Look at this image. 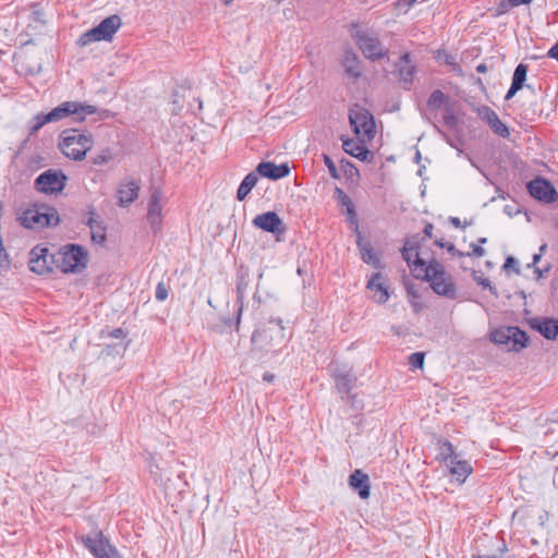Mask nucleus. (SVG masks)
Wrapping results in <instances>:
<instances>
[{"label":"nucleus","mask_w":558,"mask_h":558,"mask_svg":"<svg viewBox=\"0 0 558 558\" xmlns=\"http://www.w3.org/2000/svg\"><path fill=\"white\" fill-rule=\"evenodd\" d=\"M94 145V137L87 131L65 129L59 135V148L69 159L80 161L86 157Z\"/></svg>","instance_id":"nucleus-1"},{"label":"nucleus","mask_w":558,"mask_h":558,"mask_svg":"<svg viewBox=\"0 0 558 558\" xmlns=\"http://www.w3.org/2000/svg\"><path fill=\"white\" fill-rule=\"evenodd\" d=\"M430 282V288L438 294L449 299L456 298V284L452 276L436 259H432L421 274L415 275Z\"/></svg>","instance_id":"nucleus-2"},{"label":"nucleus","mask_w":558,"mask_h":558,"mask_svg":"<svg viewBox=\"0 0 558 558\" xmlns=\"http://www.w3.org/2000/svg\"><path fill=\"white\" fill-rule=\"evenodd\" d=\"M87 263L88 252L78 244H66L57 253L56 266L64 274L82 272Z\"/></svg>","instance_id":"nucleus-3"},{"label":"nucleus","mask_w":558,"mask_h":558,"mask_svg":"<svg viewBox=\"0 0 558 558\" xmlns=\"http://www.w3.org/2000/svg\"><path fill=\"white\" fill-rule=\"evenodd\" d=\"M76 539L94 558H122L116 546L110 543L109 538L100 530H93L88 534L77 535Z\"/></svg>","instance_id":"nucleus-4"},{"label":"nucleus","mask_w":558,"mask_h":558,"mask_svg":"<svg viewBox=\"0 0 558 558\" xmlns=\"http://www.w3.org/2000/svg\"><path fill=\"white\" fill-rule=\"evenodd\" d=\"M97 111V107L92 105H84L77 101H64L48 113H45V121L53 123L65 118H72L73 122H83L87 116L95 114Z\"/></svg>","instance_id":"nucleus-5"},{"label":"nucleus","mask_w":558,"mask_h":558,"mask_svg":"<svg viewBox=\"0 0 558 558\" xmlns=\"http://www.w3.org/2000/svg\"><path fill=\"white\" fill-rule=\"evenodd\" d=\"M121 26V17L117 14L110 15L104 19L97 26L83 33L77 39V45L85 47L95 41H111Z\"/></svg>","instance_id":"nucleus-6"},{"label":"nucleus","mask_w":558,"mask_h":558,"mask_svg":"<svg viewBox=\"0 0 558 558\" xmlns=\"http://www.w3.org/2000/svg\"><path fill=\"white\" fill-rule=\"evenodd\" d=\"M490 340L498 345H509L510 350L519 352L529 344V336L517 326L500 327L490 332Z\"/></svg>","instance_id":"nucleus-7"},{"label":"nucleus","mask_w":558,"mask_h":558,"mask_svg":"<svg viewBox=\"0 0 558 558\" xmlns=\"http://www.w3.org/2000/svg\"><path fill=\"white\" fill-rule=\"evenodd\" d=\"M349 121L353 132L359 136L371 141L375 136V122L372 113L361 107L350 109Z\"/></svg>","instance_id":"nucleus-8"},{"label":"nucleus","mask_w":558,"mask_h":558,"mask_svg":"<svg viewBox=\"0 0 558 558\" xmlns=\"http://www.w3.org/2000/svg\"><path fill=\"white\" fill-rule=\"evenodd\" d=\"M352 37L364 57L369 60L381 59L388 53V49L383 46L379 39L366 31L357 29L352 34Z\"/></svg>","instance_id":"nucleus-9"},{"label":"nucleus","mask_w":558,"mask_h":558,"mask_svg":"<svg viewBox=\"0 0 558 558\" xmlns=\"http://www.w3.org/2000/svg\"><path fill=\"white\" fill-rule=\"evenodd\" d=\"M58 223V211L51 207L28 209L22 217V225L28 229L51 227L57 226Z\"/></svg>","instance_id":"nucleus-10"},{"label":"nucleus","mask_w":558,"mask_h":558,"mask_svg":"<svg viewBox=\"0 0 558 558\" xmlns=\"http://www.w3.org/2000/svg\"><path fill=\"white\" fill-rule=\"evenodd\" d=\"M66 180L61 170L49 169L35 179V189L45 194L60 193L65 187Z\"/></svg>","instance_id":"nucleus-11"},{"label":"nucleus","mask_w":558,"mask_h":558,"mask_svg":"<svg viewBox=\"0 0 558 558\" xmlns=\"http://www.w3.org/2000/svg\"><path fill=\"white\" fill-rule=\"evenodd\" d=\"M57 254H50L44 246H35L29 252V269L38 275H45L52 271V265H56Z\"/></svg>","instance_id":"nucleus-12"},{"label":"nucleus","mask_w":558,"mask_h":558,"mask_svg":"<svg viewBox=\"0 0 558 558\" xmlns=\"http://www.w3.org/2000/svg\"><path fill=\"white\" fill-rule=\"evenodd\" d=\"M416 72L417 68L409 52L403 53L395 63L393 74L397 76L400 86L405 90L411 89Z\"/></svg>","instance_id":"nucleus-13"},{"label":"nucleus","mask_w":558,"mask_h":558,"mask_svg":"<svg viewBox=\"0 0 558 558\" xmlns=\"http://www.w3.org/2000/svg\"><path fill=\"white\" fill-rule=\"evenodd\" d=\"M527 191L534 198L551 204L557 201L558 193L553 184L544 178H536L527 183Z\"/></svg>","instance_id":"nucleus-14"},{"label":"nucleus","mask_w":558,"mask_h":558,"mask_svg":"<svg viewBox=\"0 0 558 558\" xmlns=\"http://www.w3.org/2000/svg\"><path fill=\"white\" fill-rule=\"evenodd\" d=\"M252 223L263 231L275 234L277 239L286 231V226L276 211H266L257 215Z\"/></svg>","instance_id":"nucleus-15"},{"label":"nucleus","mask_w":558,"mask_h":558,"mask_svg":"<svg viewBox=\"0 0 558 558\" xmlns=\"http://www.w3.org/2000/svg\"><path fill=\"white\" fill-rule=\"evenodd\" d=\"M401 253L403 259L407 262L409 267L413 268L414 276L416 274H421L424 267H427L428 265V263H426L423 258L420 257L417 240L408 239L403 245Z\"/></svg>","instance_id":"nucleus-16"},{"label":"nucleus","mask_w":558,"mask_h":558,"mask_svg":"<svg viewBox=\"0 0 558 558\" xmlns=\"http://www.w3.org/2000/svg\"><path fill=\"white\" fill-rule=\"evenodd\" d=\"M366 288L372 292V300L378 304H385L390 296L387 279L380 272H376L371 277Z\"/></svg>","instance_id":"nucleus-17"},{"label":"nucleus","mask_w":558,"mask_h":558,"mask_svg":"<svg viewBox=\"0 0 558 558\" xmlns=\"http://www.w3.org/2000/svg\"><path fill=\"white\" fill-rule=\"evenodd\" d=\"M162 193L159 189L153 191L148 203L147 221L150 225L154 232H158L161 228L162 221V206H161Z\"/></svg>","instance_id":"nucleus-18"},{"label":"nucleus","mask_w":558,"mask_h":558,"mask_svg":"<svg viewBox=\"0 0 558 558\" xmlns=\"http://www.w3.org/2000/svg\"><path fill=\"white\" fill-rule=\"evenodd\" d=\"M529 325L547 340H555L558 336V319L549 317H534L529 319Z\"/></svg>","instance_id":"nucleus-19"},{"label":"nucleus","mask_w":558,"mask_h":558,"mask_svg":"<svg viewBox=\"0 0 558 558\" xmlns=\"http://www.w3.org/2000/svg\"><path fill=\"white\" fill-rule=\"evenodd\" d=\"M256 173L270 180H279L290 173V168L288 163L276 165L270 161H262L256 168Z\"/></svg>","instance_id":"nucleus-20"},{"label":"nucleus","mask_w":558,"mask_h":558,"mask_svg":"<svg viewBox=\"0 0 558 558\" xmlns=\"http://www.w3.org/2000/svg\"><path fill=\"white\" fill-rule=\"evenodd\" d=\"M140 192V184L134 180L122 182L117 191L119 206L126 207L132 204L137 197Z\"/></svg>","instance_id":"nucleus-21"},{"label":"nucleus","mask_w":558,"mask_h":558,"mask_svg":"<svg viewBox=\"0 0 558 558\" xmlns=\"http://www.w3.org/2000/svg\"><path fill=\"white\" fill-rule=\"evenodd\" d=\"M343 150L359 160L365 161L372 155L365 145V141H357L354 138H342Z\"/></svg>","instance_id":"nucleus-22"},{"label":"nucleus","mask_w":558,"mask_h":558,"mask_svg":"<svg viewBox=\"0 0 558 558\" xmlns=\"http://www.w3.org/2000/svg\"><path fill=\"white\" fill-rule=\"evenodd\" d=\"M332 376L336 380L337 389L343 393H349L356 380L349 369L340 368L339 366L332 367Z\"/></svg>","instance_id":"nucleus-23"},{"label":"nucleus","mask_w":558,"mask_h":558,"mask_svg":"<svg viewBox=\"0 0 558 558\" xmlns=\"http://www.w3.org/2000/svg\"><path fill=\"white\" fill-rule=\"evenodd\" d=\"M349 485L359 493V496L362 499H366L369 497V477L366 473L361 470H355L349 476Z\"/></svg>","instance_id":"nucleus-24"},{"label":"nucleus","mask_w":558,"mask_h":558,"mask_svg":"<svg viewBox=\"0 0 558 558\" xmlns=\"http://www.w3.org/2000/svg\"><path fill=\"white\" fill-rule=\"evenodd\" d=\"M450 473L456 476V480L462 484L466 480V477L472 473L473 469L471 464L465 460H459L458 457H454L449 462Z\"/></svg>","instance_id":"nucleus-25"},{"label":"nucleus","mask_w":558,"mask_h":558,"mask_svg":"<svg viewBox=\"0 0 558 558\" xmlns=\"http://www.w3.org/2000/svg\"><path fill=\"white\" fill-rule=\"evenodd\" d=\"M342 63H343L345 73L349 76L354 77V78H357L361 76L362 72H361L360 59H359V56L354 51L347 50L344 53Z\"/></svg>","instance_id":"nucleus-26"},{"label":"nucleus","mask_w":558,"mask_h":558,"mask_svg":"<svg viewBox=\"0 0 558 558\" xmlns=\"http://www.w3.org/2000/svg\"><path fill=\"white\" fill-rule=\"evenodd\" d=\"M258 181V175L256 171L250 172L241 182L238 192H236V198L239 201H244L245 197L251 193L253 187L256 185Z\"/></svg>","instance_id":"nucleus-27"},{"label":"nucleus","mask_w":558,"mask_h":558,"mask_svg":"<svg viewBox=\"0 0 558 558\" xmlns=\"http://www.w3.org/2000/svg\"><path fill=\"white\" fill-rule=\"evenodd\" d=\"M359 246L361 251V257L364 263L373 266L376 269L384 268L381 260L376 255V253L374 252L369 244H362L361 242H359Z\"/></svg>","instance_id":"nucleus-28"},{"label":"nucleus","mask_w":558,"mask_h":558,"mask_svg":"<svg viewBox=\"0 0 558 558\" xmlns=\"http://www.w3.org/2000/svg\"><path fill=\"white\" fill-rule=\"evenodd\" d=\"M335 194L337 195V198L340 202V204L347 208L349 221L351 223L356 225L357 223L356 211H355L354 204L352 203L350 197L340 187H336Z\"/></svg>","instance_id":"nucleus-29"},{"label":"nucleus","mask_w":558,"mask_h":558,"mask_svg":"<svg viewBox=\"0 0 558 558\" xmlns=\"http://www.w3.org/2000/svg\"><path fill=\"white\" fill-rule=\"evenodd\" d=\"M248 287V282L244 276L239 278L236 284V302L239 303L238 317H236V329H239V325L241 322V314L243 311V301L245 296L246 289Z\"/></svg>","instance_id":"nucleus-30"},{"label":"nucleus","mask_w":558,"mask_h":558,"mask_svg":"<svg viewBox=\"0 0 558 558\" xmlns=\"http://www.w3.org/2000/svg\"><path fill=\"white\" fill-rule=\"evenodd\" d=\"M446 99L447 96L440 89H435L427 100V109L429 111H436L440 109Z\"/></svg>","instance_id":"nucleus-31"},{"label":"nucleus","mask_w":558,"mask_h":558,"mask_svg":"<svg viewBox=\"0 0 558 558\" xmlns=\"http://www.w3.org/2000/svg\"><path fill=\"white\" fill-rule=\"evenodd\" d=\"M490 130L498 136L502 138H507L510 135L508 126L499 119L497 116L493 119V121L488 124Z\"/></svg>","instance_id":"nucleus-32"},{"label":"nucleus","mask_w":558,"mask_h":558,"mask_svg":"<svg viewBox=\"0 0 558 558\" xmlns=\"http://www.w3.org/2000/svg\"><path fill=\"white\" fill-rule=\"evenodd\" d=\"M439 456L444 461L449 462L457 457L453 450V446L448 440H439Z\"/></svg>","instance_id":"nucleus-33"},{"label":"nucleus","mask_w":558,"mask_h":558,"mask_svg":"<svg viewBox=\"0 0 558 558\" xmlns=\"http://www.w3.org/2000/svg\"><path fill=\"white\" fill-rule=\"evenodd\" d=\"M526 73H527V65L524 63L518 64L517 68L514 69L511 83H513L522 88L524 86V82L526 80Z\"/></svg>","instance_id":"nucleus-34"},{"label":"nucleus","mask_w":558,"mask_h":558,"mask_svg":"<svg viewBox=\"0 0 558 558\" xmlns=\"http://www.w3.org/2000/svg\"><path fill=\"white\" fill-rule=\"evenodd\" d=\"M475 112L477 113L478 118L487 124H489L493 119L497 117V113L486 105L476 107Z\"/></svg>","instance_id":"nucleus-35"},{"label":"nucleus","mask_w":558,"mask_h":558,"mask_svg":"<svg viewBox=\"0 0 558 558\" xmlns=\"http://www.w3.org/2000/svg\"><path fill=\"white\" fill-rule=\"evenodd\" d=\"M280 320L278 322V327L276 328H271V327H268L264 330H262L260 332L259 331H255L252 336V341L253 342H256L258 340V338H267L268 336H271L272 332H277V333H280V336L282 337V330L283 328L280 326Z\"/></svg>","instance_id":"nucleus-36"},{"label":"nucleus","mask_w":558,"mask_h":558,"mask_svg":"<svg viewBox=\"0 0 558 558\" xmlns=\"http://www.w3.org/2000/svg\"><path fill=\"white\" fill-rule=\"evenodd\" d=\"M435 244L439 247L446 248L450 254L458 257H463L465 254L456 248L453 243H446L442 239L436 240Z\"/></svg>","instance_id":"nucleus-37"},{"label":"nucleus","mask_w":558,"mask_h":558,"mask_svg":"<svg viewBox=\"0 0 558 558\" xmlns=\"http://www.w3.org/2000/svg\"><path fill=\"white\" fill-rule=\"evenodd\" d=\"M425 354L423 352H414L409 356V364L413 368H422L424 365Z\"/></svg>","instance_id":"nucleus-38"},{"label":"nucleus","mask_w":558,"mask_h":558,"mask_svg":"<svg viewBox=\"0 0 558 558\" xmlns=\"http://www.w3.org/2000/svg\"><path fill=\"white\" fill-rule=\"evenodd\" d=\"M92 231V240L94 243L101 244L106 241V232L104 226H98V228H95Z\"/></svg>","instance_id":"nucleus-39"},{"label":"nucleus","mask_w":558,"mask_h":558,"mask_svg":"<svg viewBox=\"0 0 558 558\" xmlns=\"http://www.w3.org/2000/svg\"><path fill=\"white\" fill-rule=\"evenodd\" d=\"M45 113H38L35 116L34 121L35 123L31 126V134H35L38 132L45 124L49 123L48 121H45Z\"/></svg>","instance_id":"nucleus-40"},{"label":"nucleus","mask_w":558,"mask_h":558,"mask_svg":"<svg viewBox=\"0 0 558 558\" xmlns=\"http://www.w3.org/2000/svg\"><path fill=\"white\" fill-rule=\"evenodd\" d=\"M168 288L163 282H159L156 287L155 298L157 301L162 302L168 298Z\"/></svg>","instance_id":"nucleus-41"},{"label":"nucleus","mask_w":558,"mask_h":558,"mask_svg":"<svg viewBox=\"0 0 558 558\" xmlns=\"http://www.w3.org/2000/svg\"><path fill=\"white\" fill-rule=\"evenodd\" d=\"M111 155L109 151H102L101 154L95 156L93 158V163L96 166L107 165L111 160Z\"/></svg>","instance_id":"nucleus-42"},{"label":"nucleus","mask_w":558,"mask_h":558,"mask_svg":"<svg viewBox=\"0 0 558 558\" xmlns=\"http://www.w3.org/2000/svg\"><path fill=\"white\" fill-rule=\"evenodd\" d=\"M324 162H325L326 167L328 168L329 174L333 179H338L339 173H338L337 167H336L335 162L332 161V159L328 155H324Z\"/></svg>","instance_id":"nucleus-43"},{"label":"nucleus","mask_w":558,"mask_h":558,"mask_svg":"<svg viewBox=\"0 0 558 558\" xmlns=\"http://www.w3.org/2000/svg\"><path fill=\"white\" fill-rule=\"evenodd\" d=\"M444 123L453 129L458 124V119L451 110H447V112L442 117Z\"/></svg>","instance_id":"nucleus-44"},{"label":"nucleus","mask_w":558,"mask_h":558,"mask_svg":"<svg viewBox=\"0 0 558 558\" xmlns=\"http://www.w3.org/2000/svg\"><path fill=\"white\" fill-rule=\"evenodd\" d=\"M504 268L506 270L508 269H512L515 274H519L520 272V269H519V263L518 260L512 257V256H508L507 259H506V263L504 265Z\"/></svg>","instance_id":"nucleus-45"},{"label":"nucleus","mask_w":558,"mask_h":558,"mask_svg":"<svg viewBox=\"0 0 558 558\" xmlns=\"http://www.w3.org/2000/svg\"><path fill=\"white\" fill-rule=\"evenodd\" d=\"M86 225L90 228V230L98 228V226H102L101 221L98 220L95 211H89V217L86 221Z\"/></svg>","instance_id":"nucleus-46"},{"label":"nucleus","mask_w":558,"mask_h":558,"mask_svg":"<svg viewBox=\"0 0 558 558\" xmlns=\"http://www.w3.org/2000/svg\"><path fill=\"white\" fill-rule=\"evenodd\" d=\"M476 281L482 287L488 288L492 294L498 296L497 289L490 284V280L488 278H478Z\"/></svg>","instance_id":"nucleus-47"},{"label":"nucleus","mask_w":558,"mask_h":558,"mask_svg":"<svg viewBox=\"0 0 558 558\" xmlns=\"http://www.w3.org/2000/svg\"><path fill=\"white\" fill-rule=\"evenodd\" d=\"M128 336V332L124 331L122 328H116L108 332V337L114 338V339H125Z\"/></svg>","instance_id":"nucleus-48"},{"label":"nucleus","mask_w":558,"mask_h":558,"mask_svg":"<svg viewBox=\"0 0 558 558\" xmlns=\"http://www.w3.org/2000/svg\"><path fill=\"white\" fill-rule=\"evenodd\" d=\"M471 247H472V252L468 253L466 255L475 256V257H482L485 255V250L482 246L475 245L474 243H472Z\"/></svg>","instance_id":"nucleus-49"},{"label":"nucleus","mask_w":558,"mask_h":558,"mask_svg":"<svg viewBox=\"0 0 558 558\" xmlns=\"http://www.w3.org/2000/svg\"><path fill=\"white\" fill-rule=\"evenodd\" d=\"M129 342H130V341H125V343H119V344H114V345H110V344H108V345H107V349H108V350L112 349V350H114V352H116L117 354H120V353H123V352L128 349V347H129Z\"/></svg>","instance_id":"nucleus-50"},{"label":"nucleus","mask_w":558,"mask_h":558,"mask_svg":"<svg viewBox=\"0 0 558 558\" xmlns=\"http://www.w3.org/2000/svg\"><path fill=\"white\" fill-rule=\"evenodd\" d=\"M512 8H513V5H510V0H504L498 4L497 11H498V14H504Z\"/></svg>","instance_id":"nucleus-51"},{"label":"nucleus","mask_w":558,"mask_h":558,"mask_svg":"<svg viewBox=\"0 0 558 558\" xmlns=\"http://www.w3.org/2000/svg\"><path fill=\"white\" fill-rule=\"evenodd\" d=\"M341 166L344 169L345 173L352 174L353 171L357 172V169L355 168V166L352 162H350L349 160H341Z\"/></svg>","instance_id":"nucleus-52"},{"label":"nucleus","mask_w":558,"mask_h":558,"mask_svg":"<svg viewBox=\"0 0 558 558\" xmlns=\"http://www.w3.org/2000/svg\"><path fill=\"white\" fill-rule=\"evenodd\" d=\"M520 89H522L520 86L511 83L510 88L508 89L505 99L510 100Z\"/></svg>","instance_id":"nucleus-53"},{"label":"nucleus","mask_w":558,"mask_h":558,"mask_svg":"<svg viewBox=\"0 0 558 558\" xmlns=\"http://www.w3.org/2000/svg\"><path fill=\"white\" fill-rule=\"evenodd\" d=\"M433 230H434V226L432 223H426L425 227H424V234L427 238H432L433 236Z\"/></svg>","instance_id":"nucleus-54"},{"label":"nucleus","mask_w":558,"mask_h":558,"mask_svg":"<svg viewBox=\"0 0 558 558\" xmlns=\"http://www.w3.org/2000/svg\"><path fill=\"white\" fill-rule=\"evenodd\" d=\"M533 0H510V5L513 8L519 7L521 4H530Z\"/></svg>","instance_id":"nucleus-55"},{"label":"nucleus","mask_w":558,"mask_h":558,"mask_svg":"<svg viewBox=\"0 0 558 558\" xmlns=\"http://www.w3.org/2000/svg\"><path fill=\"white\" fill-rule=\"evenodd\" d=\"M487 65L485 63H480L477 66H476V71L478 73H486L487 72Z\"/></svg>","instance_id":"nucleus-56"},{"label":"nucleus","mask_w":558,"mask_h":558,"mask_svg":"<svg viewBox=\"0 0 558 558\" xmlns=\"http://www.w3.org/2000/svg\"><path fill=\"white\" fill-rule=\"evenodd\" d=\"M450 222L451 225H453L456 228H459L461 227V221L458 217H451L450 218Z\"/></svg>","instance_id":"nucleus-57"},{"label":"nucleus","mask_w":558,"mask_h":558,"mask_svg":"<svg viewBox=\"0 0 558 558\" xmlns=\"http://www.w3.org/2000/svg\"><path fill=\"white\" fill-rule=\"evenodd\" d=\"M263 379L265 381H272L275 379V375L274 374H270V373H265L264 376H263Z\"/></svg>","instance_id":"nucleus-58"},{"label":"nucleus","mask_w":558,"mask_h":558,"mask_svg":"<svg viewBox=\"0 0 558 558\" xmlns=\"http://www.w3.org/2000/svg\"><path fill=\"white\" fill-rule=\"evenodd\" d=\"M473 558H498V557L495 555H477V556H474Z\"/></svg>","instance_id":"nucleus-59"},{"label":"nucleus","mask_w":558,"mask_h":558,"mask_svg":"<svg viewBox=\"0 0 558 558\" xmlns=\"http://www.w3.org/2000/svg\"><path fill=\"white\" fill-rule=\"evenodd\" d=\"M539 259H541V255L535 254V255L533 256V264H536Z\"/></svg>","instance_id":"nucleus-60"},{"label":"nucleus","mask_w":558,"mask_h":558,"mask_svg":"<svg viewBox=\"0 0 558 558\" xmlns=\"http://www.w3.org/2000/svg\"><path fill=\"white\" fill-rule=\"evenodd\" d=\"M478 242H480L481 244H485V243L487 242V239H486V238H480V239H478Z\"/></svg>","instance_id":"nucleus-61"},{"label":"nucleus","mask_w":558,"mask_h":558,"mask_svg":"<svg viewBox=\"0 0 558 558\" xmlns=\"http://www.w3.org/2000/svg\"><path fill=\"white\" fill-rule=\"evenodd\" d=\"M434 129H435L438 133H440V134H442V135H444V133L440 131V129H439L436 124H434Z\"/></svg>","instance_id":"nucleus-62"},{"label":"nucleus","mask_w":558,"mask_h":558,"mask_svg":"<svg viewBox=\"0 0 558 558\" xmlns=\"http://www.w3.org/2000/svg\"><path fill=\"white\" fill-rule=\"evenodd\" d=\"M226 5L230 4L233 0H221Z\"/></svg>","instance_id":"nucleus-63"},{"label":"nucleus","mask_w":558,"mask_h":558,"mask_svg":"<svg viewBox=\"0 0 558 558\" xmlns=\"http://www.w3.org/2000/svg\"><path fill=\"white\" fill-rule=\"evenodd\" d=\"M408 1H409V3H411V4H412V3H414L416 0H408Z\"/></svg>","instance_id":"nucleus-64"}]
</instances>
